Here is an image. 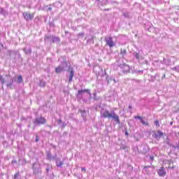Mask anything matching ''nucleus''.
Here are the masks:
<instances>
[{"label": "nucleus", "mask_w": 179, "mask_h": 179, "mask_svg": "<svg viewBox=\"0 0 179 179\" xmlns=\"http://www.w3.org/2000/svg\"><path fill=\"white\" fill-rule=\"evenodd\" d=\"M32 171L34 176H38V174H41L43 173L40 163L34 162L32 164Z\"/></svg>", "instance_id": "nucleus-4"}, {"label": "nucleus", "mask_w": 179, "mask_h": 179, "mask_svg": "<svg viewBox=\"0 0 179 179\" xmlns=\"http://www.w3.org/2000/svg\"><path fill=\"white\" fill-rule=\"evenodd\" d=\"M152 166H145L144 167V170H145L147 174H149L150 173V171H149V169H150Z\"/></svg>", "instance_id": "nucleus-19"}, {"label": "nucleus", "mask_w": 179, "mask_h": 179, "mask_svg": "<svg viewBox=\"0 0 179 179\" xmlns=\"http://www.w3.org/2000/svg\"><path fill=\"white\" fill-rule=\"evenodd\" d=\"M152 132H153L152 138H154V139H156V141H160V138L163 136V132L161 131L160 130H158L157 131H152Z\"/></svg>", "instance_id": "nucleus-9"}, {"label": "nucleus", "mask_w": 179, "mask_h": 179, "mask_svg": "<svg viewBox=\"0 0 179 179\" xmlns=\"http://www.w3.org/2000/svg\"><path fill=\"white\" fill-rule=\"evenodd\" d=\"M50 27H54V22H49Z\"/></svg>", "instance_id": "nucleus-37"}, {"label": "nucleus", "mask_w": 179, "mask_h": 179, "mask_svg": "<svg viewBox=\"0 0 179 179\" xmlns=\"http://www.w3.org/2000/svg\"><path fill=\"white\" fill-rule=\"evenodd\" d=\"M134 118H135L136 120H140L141 121V120H143V119H142V117H141V116H135Z\"/></svg>", "instance_id": "nucleus-29"}, {"label": "nucleus", "mask_w": 179, "mask_h": 179, "mask_svg": "<svg viewBox=\"0 0 179 179\" xmlns=\"http://www.w3.org/2000/svg\"><path fill=\"white\" fill-rule=\"evenodd\" d=\"M101 116L103 118H108V120H113L116 124H121L120 116L115 113V111L111 110L110 113L108 110L101 112Z\"/></svg>", "instance_id": "nucleus-1"}, {"label": "nucleus", "mask_w": 179, "mask_h": 179, "mask_svg": "<svg viewBox=\"0 0 179 179\" xmlns=\"http://www.w3.org/2000/svg\"><path fill=\"white\" fill-rule=\"evenodd\" d=\"M166 143L167 145H170V138H166Z\"/></svg>", "instance_id": "nucleus-27"}, {"label": "nucleus", "mask_w": 179, "mask_h": 179, "mask_svg": "<svg viewBox=\"0 0 179 179\" xmlns=\"http://www.w3.org/2000/svg\"><path fill=\"white\" fill-rule=\"evenodd\" d=\"M0 15H3L4 16H6V15H8V11L5 10V8L0 7Z\"/></svg>", "instance_id": "nucleus-17"}, {"label": "nucleus", "mask_w": 179, "mask_h": 179, "mask_svg": "<svg viewBox=\"0 0 179 179\" xmlns=\"http://www.w3.org/2000/svg\"><path fill=\"white\" fill-rule=\"evenodd\" d=\"M120 67L122 69V72H123V73H129V72H131V68L127 64H120Z\"/></svg>", "instance_id": "nucleus-7"}, {"label": "nucleus", "mask_w": 179, "mask_h": 179, "mask_svg": "<svg viewBox=\"0 0 179 179\" xmlns=\"http://www.w3.org/2000/svg\"><path fill=\"white\" fill-rule=\"evenodd\" d=\"M55 160L57 167H62V166H64V161H61V159L56 158Z\"/></svg>", "instance_id": "nucleus-13"}, {"label": "nucleus", "mask_w": 179, "mask_h": 179, "mask_svg": "<svg viewBox=\"0 0 179 179\" xmlns=\"http://www.w3.org/2000/svg\"><path fill=\"white\" fill-rule=\"evenodd\" d=\"M141 122L143 125H149V123L146 122L143 119H141Z\"/></svg>", "instance_id": "nucleus-23"}, {"label": "nucleus", "mask_w": 179, "mask_h": 179, "mask_svg": "<svg viewBox=\"0 0 179 179\" xmlns=\"http://www.w3.org/2000/svg\"><path fill=\"white\" fill-rule=\"evenodd\" d=\"M80 113H82V116H83V117H86V111H85V110H81Z\"/></svg>", "instance_id": "nucleus-26"}, {"label": "nucleus", "mask_w": 179, "mask_h": 179, "mask_svg": "<svg viewBox=\"0 0 179 179\" xmlns=\"http://www.w3.org/2000/svg\"><path fill=\"white\" fill-rule=\"evenodd\" d=\"M45 9H46V10H52V8H51V6H45Z\"/></svg>", "instance_id": "nucleus-25"}, {"label": "nucleus", "mask_w": 179, "mask_h": 179, "mask_svg": "<svg viewBox=\"0 0 179 179\" xmlns=\"http://www.w3.org/2000/svg\"><path fill=\"white\" fill-rule=\"evenodd\" d=\"M23 16L25 20L29 22V20H32V19L34 17V14H30V13H24Z\"/></svg>", "instance_id": "nucleus-10"}, {"label": "nucleus", "mask_w": 179, "mask_h": 179, "mask_svg": "<svg viewBox=\"0 0 179 179\" xmlns=\"http://www.w3.org/2000/svg\"><path fill=\"white\" fill-rule=\"evenodd\" d=\"M114 83H117V81L115 80V79L113 80Z\"/></svg>", "instance_id": "nucleus-45"}, {"label": "nucleus", "mask_w": 179, "mask_h": 179, "mask_svg": "<svg viewBox=\"0 0 179 179\" xmlns=\"http://www.w3.org/2000/svg\"><path fill=\"white\" fill-rule=\"evenodd\" d=\"M105 43L110 48H113V47L115 45V43H114V41H113V38L111 36L106 38Z\"/></svg>", "instance_id": "nucleus-8"}, {"label": "nucleus", "mask_w": 179, "mask_h": 179, "mask_svg": "<svg viewBox=\"0 0 179 179\" xmlns=\"http://www.w3.org/2000/svg\"><path fill=\"white\" fill-rule=\"evenodd\" d=\"M85 93H88V94H90V96H92V94H90V90H80L78 91V94H77V97L80 99L82 100L83 99V96Z\"/></svg>", "instance_id": "nucleus-6"}, {"label": "nucleus", "mask_w": 179, "mask_h": 179, "mask_svg": "<svg viewBox=\"0 0 179 179\" xmlns=\"http://www.w3.org/2000/svg\"><path fill=\"white\" fill-rule=\"evenodd\" d=\"M155 124L156 125V127H159V120H156L155 122Z\"/></svg>", "instance_id": "nucleus-33"}, {"label": "nucleus", "mask_w": 179, "mask_h": 179, "mask_svg": "<svg viewBox=\"0 0 179 179\" xmlns=\"http://www.w3.org/2000/svg\"><path fill=\"white\" fill-rule=\"evenodd\" d=\"M135 80V82H137L138 83L141 82V80Z\"/></svg>", "instance_id": "nucleus-41"}, {"label": "nucleus", "mask_w": 179, "mask_h": 179, "mask_svg": "<svg viewBox=\"0 0 179 179\" xmlns=\"http://www.w3.org/2000/svg\"><path fill=\"white\" fill-rule=\"evenodd\" d=\"M50 38H51L52 43H59V38L57 36H48L45 37V39L50 40Z\"/></svg>", "instance_id": "nucleus-11"}, {"label": "nucleus", "mask_w": 179, "mask_h": 179, "mask_svg": "<svg viewBox=\"0 0 179 179\" xmlns=\"http://www.w3.org/2000/svg\"><path fill=\"white\" fill-rule=\"evenodd\" d=\"M68 63L64 61L61 63L59 66L55 68L56 73H61V72H65V71H68L69 69Z\"/></svg>", "instance_id": "nucleus-3"}, {"label": "nucleus", "mask_w": 179, "mask_h": 179, "mask_svg": "<svg viewBox=\"0 0 179 179\" xmlns=\"http://www.w3.org/2000/svg\"><path fill=\"white\" fill-rule=\"evenodd\" d=\"M150 159L151 160H153V159H155V157H150Z\"/></svg>", "instance_id": "nucleus-44"}, {"label": "nucleus", "mask_w": 179, "mask_h": 179, "mask_svg": "<svg viewBox=\"0 0 179 179\" xmlns=\"http://www.w3.org/2000/svg\"><path fill=\"white\" fill-rule=\"evenodd\" d=\"M163 78H166V75H164V77Z\"/></svg>", "instance_id": "nucleus-48"}, {"label": "nucleus", "mask_w": 179, "mask_h": 179, "mask_svg": "<svg viewBox=\"0 0 179 179\" xmlns=\"http://www.w3.org/2000/svg\"><path fill=\"white\" fill-rule=\"evenodd\" d=\"M78 36H81V37H83V36H85V33L81 32V33L78 34Z\"/></svg>", "instance_id": "nucleus-34"}, {"label": "nucleus", "mask_w": 179, "mask_h": 179, "mask_svg": "<svg viewBox=\"0 0 179 179\" xmlns=\"http://www.w3.org/2000/svg\"><path fill=\"white\" fill-rule=\"evenodd\" d=\"M75 75V72L73 71V70H71L70 71V76H69V83H71V82H72V79H73V76Z\"/></svg>", "instance_id": "nucleus-16"}, {"label": "nucleus", "mask_w": 179, "mask_h": 179, "mask_svg": "<svg viewBox=\"0 0 179 179\" xmlns=\"http://www.w3.org/2000/svg\"><path fill=\"white\" fill-rule=\"evenodd\" d=\"M0 83L1 85H5V83H7V87H10V86L13 85V80H12L10 76L5 75L3 77V76L0 75Z\"/></svg>", "instance_id": "nucleus-2"}, {"label": "nucleus", "mask_w": 179, "mask_h": 179, "mask_svg": "<svg viewBox=\"0 0 179 179\" xmlns=\"http://www.w3.org/2000/svg\"><path fill=\"white\" fill-rule=\"evenodd\" d=\"M19 176H20L19 172H17V173H16L14 175L13 178H14V179H16V178H17V177H19Z\"/></svg>", "instance_id": "nucleus-28"}, {"label": "nucleus", "mask_w": 179, "mask_h": 179, "mask_svg": "<svg viewBox=\"0 0 179 179\" xmlns=\"http://www.w3.org/2000/svg\"><path fill=\"white\" fill-rule=\"evenodd\" d=\"M96 95H97V94H96V92H94V93L93 94L94 100H96Z\"/></svg>", "instance_id": "nucleus-36"}, {"label": "nucleus", "mask_w": 179, "mask_h": 179, "mask_svg": "<svg viewBox=\"0 0 179 179\" xmlns=\"http://www.w3.org/2000/svg\"><path fill=\"white\" fill-rule=\"evenodd\" d=\"M173 71H176V72H179V66H175L172 68Z\"/></svg>", "instance_id": "nucleus-24"}, {"label": "nucleus", "mask_w": 179, "mask_h": 179, "mask_svg": "<svg viewBox=\"0 0 179 179\" xmlns=\"http://www.w3.org/2000/svg\"><path fill=\"white\" fill-rule=\"evenodd\" d=\"M13 163H16V161H13Z\"/></svg>", "instance_id": "nucleus-47"}, {"label": "nucleus", "mask_w": 179, "mask_h": 179, "mask_svg": "<svg viewBox=\"0 0 179 179\" xmlns=\"http://www.w3.org/2000/svg\"><path fill=\"white\" fill-rule=\"evenodd\" d=\"M49 171H50V165L47 164L46 173H48Z\"/></svg>", "instance_id": "nucleus-31"}, {"label": "nucleus", "mask_w": 179, "mask_h": 179, "mask_svg": "<svg viewBox=\"0 0 179 179\" xmlns=\"http://www.w3.org/2000/svg\"><path fill=\"white\" fill-rule=\"evenodd\" d=\"M129 110H132V106L129 105Z\"/></svg>", "instance_id": "nucleus-42"}, {"label": "nucleus", "mask_w": 179, "mask_h": 179, "mask_svg": "<svg viewBox=\"0 0 179 179\" xmlns=\"http://www.w3.org/2000/svg\"><path fill=\"white\" fill-rule=\"evenodd\" d=\"M168 169H169V170H173V169H176V166H169V167H168Z\"/></svg>", "instance_id": "nucleus-30"}, {"label": "nucleus", "mask_w": 179, "mask_h": 179, "mask_svg": "<svg viewBox=\"0 0 179 179\" xmlns=\"http://www.w3.org/2000/svg\"><path fill=\"white\" fill-rule=\"evenodd\" d=\"M82 171H86V169L85 168H81Z\"/></svg>", "instance_id": "nucleus-39"}, {"label": "nucleus", "mask_w": 179, "mask_h": 179, "mask_svg": "<svg viewBox=\"0 0 179 179\" xmlns=\"http://www.w3.org/2000/svg\"><path fill=\"white\" fill-rule=\"evenodd\" d=\"M23 51L27 55H30V54H31V48H29L28 49L27 48H24Z\"/></svg>", "instance_id": "nucleus-15"}, {"label": "nucleus", "mask_w": 179, "mask_h": 179, "mask_svg": "<svg viewBox=\"0 0 179 179\" xmlns=\"http://www.w3.org/2000/svg\"><path fill=\"white\" fill-rule=\"evenodd\" d=\"M153 1V2H156L157 0H152Z\"/></svg>", "instance_id": "nucleus-46"}, {"label": "nucleus", "mask_w": 179, "mask_h": 179, "mask_svg": "<svg viewBox=\"0 0 179 179\" xmlns=\"http://www.w3.org/2000/svg\"><path fill=\"white\" fill-rule=\"evenodd\" d=\"M178 10H179V7H178Z\"/></svg>", "instance_id": "nucleus-49"}, {"label": "nucleus", "mask_w": 179, "mask_h": 179, "mask_svg": "<svg viewBox=\"0 0 179 179\" xmlns=\"http://www.w3.org/2000/svg\"><path fill=\"white\" fill-rule=\"evenodd\" d=\"M12 52H13V51L12 50H8V54H9V56L10 57V55H12Z\"/></svg>", "instance_id": "nucleus-35"}, {"label": "nucleus", "mask_w": 179, "mask_h": 179, "mask_svg": "<svg viewBox=\"0 0 179 179\" xmlns=\"http://www.w3.org/2000/svg\"><path fill=\"white\" fill-rule=\"evenodd\" d=\"M120 54L124 57V55H127V50L125 49H121L120 50Z\"/></svg>", "instance_id": "nucleus-20"}, {"label": "nucleus", "mask_w": 179, "mask_h": 179, "mask_svg": "<svg viewBox=\"0 0 179 179\" xmlns=\"http://www.w3.org/2000/svg\"><path fill=\"white\" fill-rule=\"evenodd\" d=\"M134 55L136 59H137L138 61H139V59H141V55L139 54V52H134Z\"/></svg>", "instance_id": "nucleus-18"}, {"label": "nucleus", "mask_w": 179, "mask_h": 179, "mask_svg": "<svg viewBox=\"0 0 179 179\" xmlns=\"http://www.w3.org/2000/svg\"><path fill=\"white\" fill-rule=\"evenodd\" d=\"M46 122L47 120H45V117L43 116L36 117L33 121L34 125H44Z\"/></svg>", "instance_id": "nucleus-5"}, {"label": "nucleus", "mask_w": 179, "mask_h": 179, "mask_svg": "<svg viewBox=\"0 0 179 179\" xmlns=\"http://www.w3.org/2000/svg\"><path fill=\"white\" fill-rule=\"evenodd\" d=\"M47 159L48 160H55L57 159V155L52 157V155H51V153L48 152Z\"/></svg>", "instance_id": "nucleus-14"}, {"label": "nucleus", "mask_w": 179, "mask_h": 179, "mask_svg": "<svg viewBox=\"0 0 179 179\" xmlns=\"http://www.w3.org/2000/svg\"><path fill=\"white\" fill-rule=\"evenodd\" d=\"M124 134L126 135V136H128V131H125Z\"/></svg>", "instance_id": "nucleus-43"}, {"label": "nucleus", "mask_w": 179, "mask_h": 179, "mask_svg": "<svg viewBox=\"0 0 179 179\" xmlns=\"http://www.w3.org/2000/svg\"><path fill=\"white\" fill-rule=\"evenodd\" d=\"M17 83H22L23 82V78L22 76H19L17 80Z\"/></svg>", "instance_id": "nucleus-21"}, {"label": "nucleus", "mask_w": 179, "mask_h": 179, "mask_svg": "<svg viewBox=\"0 0 179 179\" xmlns=\"http://www.w3.org/2000/svg\"><path fill=\"white\" fill-rule=\"evenodd\" d=\"M61 122H62V120L61 119H59V120H58V123H59V124H61Z\"/></svg>", "instance_id": "nucleus-40"}, {"label": "nucleus", "mask_w": 179, "mask_h": 179, "mask_svg": "<svg viewBox=\"0 0 179 179\" xmlns=\"http://www.w3.org/2000/svg\"><path fill=\"white\" fill-rule=\"evenodd\" d=\"M35 141H36V142H38V136H36Z\"/></svg>", "instance_id": "nucleus-38"}, {"label": "nucleus", "mask_w": 179, "mask_h": 179, "mask_svg": "<svg viewBox=\"0 0 179 179\" xmlns=\"http://www.w3.org/2000/svg\"><path fill=\"white\" fill-rule=\"evenodd\" d=\"M157 62H159V64H164V59L163 60V62L156 61V62H155V64H157Z\"/></svg>", "instance_id": "nucleus-32"}, {"label": "nucleus", "mask_w": 179, "mask_h": 179, "mask_svg": "<svg viewBox=\"0 0 179 179\" xmlns=\"http://www.w3.org/2000/svg\"><path fill=\"white\" fill-rule=\"evenodd\" d=\"M158 174L160 177H164V176H166V170H164V168L161 167L159 170H158Z\"/></svg>", "instance_id": "nucleus-12"}, {"label": "nucleus", "mask_w": 179, "mask_h": 179, "mask_svg": "<svg viewBox=\"0 0 179 179\" xmlns=\"http://www.w3.org/2000/svg\"><path fill=\"white\" fill-rule=\"evenodd\" d=\"M45 85H46L45 81L44 80L40 81L39 85L41 86V87H45Z\"/></svg>", "instance_id": "nucleus-22"}]
</instances>
